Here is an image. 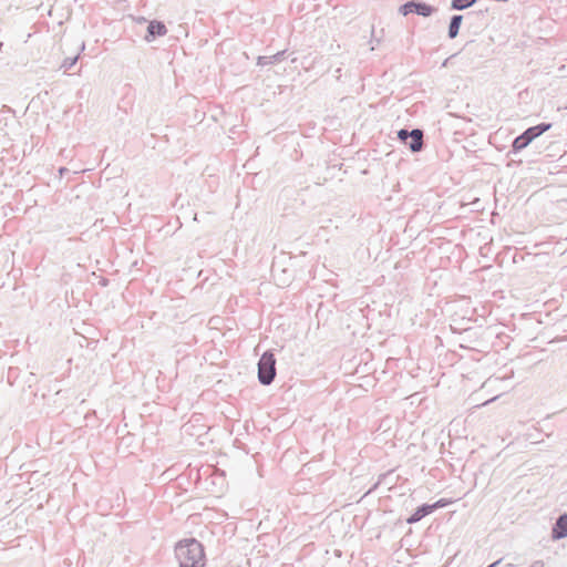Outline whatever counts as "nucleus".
<instances>
[{"label": "nucleus", "mask_w": 567, "mask_h": 567, "mask_svg": "<svg viewBox=\"0 0 567 567\" xmlns=\"http://www.w3.org/2000/svg\"><path fill=\"white\" fill-rule=\"evenodd\" d=\"M398 137L401 142L408 145V141L410 138V131L402 128L398 132Z\"/></svg>", "instance_id": "14"}, {"label": "nucleus", "mask_w": 567, "mask_h": 567, "mask_svg": "<svg viewBox=\"0 0 567 567\" xmlns=\"http://www.w3.org/2000/svg\"><path fill=\"white\" fill-rule=\"evenodd\" d=\"M499 379L498 378H495V379H487L484 383H483V388H486V386H493L494 383H496Z\"/></svg>", "instance_id": "17"}, {"label": "nucleus", "mask_w": 567, "mask_h": 567, "mask_svg": "<svg viewBox=\"0 0 567 567\" xmlns=\"http://www.w3.org/2000/svg\"><path fill=\"white\" fill-rule=\"evenodd\" d=\"M64 171H66V168H60V173H64Z\"/></svg>", "instance_id": "20"}, {"label": "nucleus", "mask_w": 567, "mask_h": 567, "mask_svg": "<svg viewBox=\"0 0 567 567\" xmlns=\"http://www.w3.org/2000/svg\"><path fill=\"white\" fill-rule=\"evenodd\" d=\"M167 33V28L162 21H151L146 29L144 40L146 42L154 41L157 37H163Z\"/></svg>", "instance_id": "4"}, {"label": "nucleus", "mask_w": 567, "mask_h": 567, "mask_svg": "<svg viewBox=\"0 0 567 567\" xmlns=\"http://www.w3.org/2000/svg\"><path fill=\"white\" fill-rule=\"evenodd\" d=\"M551 127V123H540L538 125L528 127L523 134L525 137L532 143L535 138L549 131Z\"/></svg>", "instance_id": "6"}, {"label": "nucleus", "mask_w": 567, "mask_h": 567, "mask_svg": "<svg viewBox=\"0 0 567 567\" xmlns=\"http://www.w3.org/2000/svg\"><path fill=\"white\" fill-rule=\"evenodd\" d=\"M410 141H408L409 148L416 153L423 147V132L419 128L410 131Z\"/></svg>", "instance_id": "7"}, {"label": "nucleus", "mask_w": 567, "mask_h": 567, "mask_svg": "<svg viewBox=\"0 0 567 567\" xmlns=\"http://www.w3.org/2000/svg\"><path fill=\"white\" fill-rule=\"evenodd\" d=\"M284 56H285V51L277 52L276 54L270 55V56H258L257 64L261 65V66L268 65V64H274V63L281 61L284 59Z\"/></svg>", "instance_id": "10"}, {"label": "nucleus", "mask_w": 567, "mask_h": 567, "mask_svg": "<svg viewBox=\"0 0 567 567\" xmlns=\"http://www.w3.org/2000/svg\"><path fill=\"white\" fill-rule=\"evenodd\" d=\"M497 564H499V560L493 563L492 565H489L488 567H495Z\"/></svg>", "instance_id": "19"}, {"label": "nucleus", "mask_w": 567, "mask_h": 567, "mask_svg": "<svg viewBox=\"0 0 567 567\" xmlns=\"http://www.w3.org/2000/svg\"><path fill=\"white\" fill-rule=\"evenodd\" d=\"M496 399H497V396L492 398L491 400L486 401V402L484 403V405H485V404H488V403H489V402H492V401H495Z\"/></svg>", "instance_id": "18"}, {"label": "nucleus", "mask_w": 567, "mask_h": 567, "mask_svg": "<svg viewBox=\"0 0 567 567\" xmlns=\"http://www.w3.org/2000/svg\"><path fill=\"white\" fill-rule=\"evenodd\" d=\"M553 539H561L567 537V514L560 515L551 529Z\"/></svg>", "instance_id": "5"}, {"label": "nucleus", "mask_w": 567, "mask_h": 567, "mask_svg": "<svg viewBox=\"0 0 567 567\" xmlns=\"http://www.w3.org/2000/svg\"><path fill=\"white\" fill-rule=\"evenodd\" d=\"M463 21V16L461 14H454L451 18L450 24H449V38L455 39L460 32V28Z\"/></svg>", "instance_id": "9"}, {"label": "nucleus", "mask_w": 567, "mask_h": 567, "mask_svg": "<svg viewBox=\"0 0 567 567\" xmlns=\"http://www.w3.org/2000/svg\"><path fill=\"white\" fill-rule=\"evenodd\" d=\"M529 141L525 137V135L522 133L519 136H517L513 142V148L515 152H519L524 148H526L529 145Z\"/></svg>", "instance_id": "13"}, {"label": "nucleus", "mask_w": 567, "mask_h": 567, "mask_svg": "<svg viewBox=\"0 0 567 567\" xmlns=\"http://www.w3.org/2000/svg\"><path fill=\"white\" fill-rule=\"evenodd\" d=\"M434 511L435 506H431L430 504H423L419 506L416 511L406 519V523L415 524Z\"/></svg>", "instance_id": "8"}, {"label": "nucleus", "mask_w": 567, "mask_h": 567, "mask_svg": "<svg viewBox=\"0 0 567 567\" xmlns=\"http://www.w3.org/2000/svg\"><path fill=\"white\" fill-rule=\"evenodd\" d=\"M276 377V359L272 352L266 351L258 361V380L269 385Z\"/></svg>", "instance_id": "2"}, {"label": "nucleus", "mask_w": 567, "mask_h": 567, "mask_svg": "<svg viewBox=\"0 0 567 567\" xmlns=\"http://www.w3.org/2000/svg\"><path fill=\"white\" fill-rule=\"evenodd\" d=\"M447 501L442 498L435 502L434 504H430L431 506H435V509L446 506Z\"/></svg>", "instance_id": "16"}, {"label": "nucleus", "mask_w": 567, "mask_h": 567, "mask_svg": "<svg viewBox=\"0 0 567 567\" xmlns=\"http://www.w3.org/2000/svg\"><path fill=\"white\" fill-rule=\"evenodd\" d=\"M175 556L181 567L204 566V548L202 544L194 538L179 542L175 547Z\"/></svg>", "instance_id": "1"}, {"label": "nucleus", "mask_w": 567, "mask_h": 567, "mask_svg": "<svg viewBox=\"0 0 567 567\" xmlns=\"http://www.w3.org/2000/svg\"><path fill=\"white\" fill-rule=\"evenodd\" d=\"M399 11L403 16H406L409 13H416L422 17H430L435 11V9L424 2L412 0L402 4Z\"/></svg>", "instance_id": "3"}, {"label": "nucleus", "mask_w": 567, "mask_h": 567, "mask_svg": "<svg viewBox=\"0 0 567 567\" xmlns=\"http://www.w3.org/2000/svg\"><path fill=\"white\" fill-rule=\"evenodd\" d=\"M276 271H277V270H276V268L274 267V268H272V274H274V276H275L276 280L278 281V285H279V286H286V285L288 284V281H289V278H286V277L278 278V277H277V275H276Z\"/></svg>", "instance_id": "15"}, {"label": "nucleus", "mask_w": 567, "mask_h": 567, "mask_svg": "<svg viewBox=\"0 0 567 567\" xmlns=\"http://www.w3.org/2000/svg\"><path fill=\"white\" fill-rule=\"evenodd\" d=\"M476 0H452L451 8L453 10H465L472 7Z\"/></svg>", "instance_id": "12"}, {"label": "nucleus", "mask_w": 567, "mask_h": 567, "mask_svg": "<svg viewBox=\"0 0 567 567\" xmlns=\"http://www.w3.org/2000/svg\"><path fill=\"white\" fill-rule=\"evenodd\" d=\"M85 48L84 42H81L79 45V52L72 58H65L61 64V69L69 70L71 69L79 60L80 52Z\"/></svg>", "instance_id": "11"}]
</instances>
